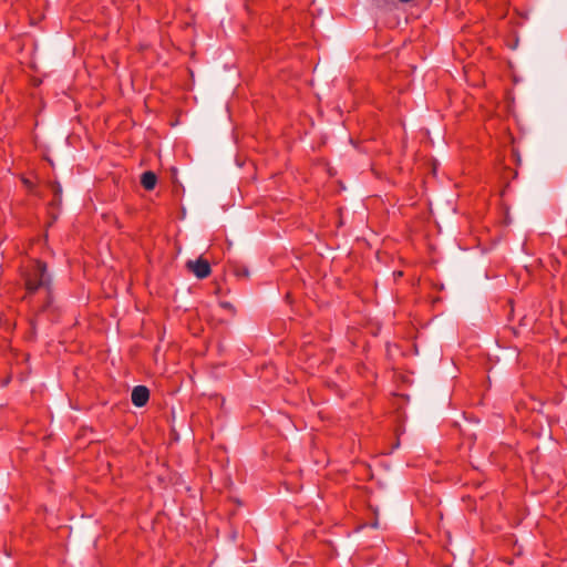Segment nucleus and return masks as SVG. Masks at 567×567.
<instances>
[{
  "mask_svg": "<svg viewBox=\"0 0 567 567\" xmlns=\"http://www.w3.org/2000/svg\"><path fill=\"white\" fill-rule=\"evenodd\" d=\"M132 403L137 406H144L150 400V390L145 385H137L132 390Z\"/></svg>",
  "mask_w": 567,
  "mask_h": 567,
  "instance_id": "nucleus-3",
  "label": "nucleus"
},
{
  "mask_svg": "<svg viewBox=\"0 0 567 567\" xmlns=\"http://www.w3.org/2000/svg\"><path fill=\"white\" fill-rule=\"evenodd\" d=\"M157 183V176L154 172L147 171L144 172L141 176V185L146 190H152L155 188Z\"/></svg>",
  "mask_w": 567,
  "mask_h": 567,
  "instance_id": "nucleus-4",
  "label": "nucleus"
},
{
  "mask_svg": "<svg viewBox=\"0 0 567 567\" xmlns=\"http://www.w3.org/2000/svg\"><path fill=\"white\" fill-rule=\"evenodd\" d=\"M186 266L198 279L207 278L212 272L208 260L203 257L196 260H188Z\"/></svg>",
  "mask_w": 567,
  "mask_h": 567,
  "instance_id": "nucleus-2",
  "label": "nucleus"
},
{
  "mask_svg": "<svg viewBox=\"0 0 567 567\" xmlns=\"http://www.w3.org/2000/svg\"><path fill=\"white\" fill-rule=\"evenodd\" d=\"M225 308H230V305L228 302L223 305Z\"/></svg>",
  "mask_w": 567,
  "mask_h": 567,
  "instance_id": "nucleus-5",
  "label": "nucleus"
},
{
  "mask_svg": "<svg viewBox=\"0 0 567 567\" xmlns=\"http://www.w3.org/2000/svg\"><path fill=\"white\" fill-rule=\"evenodd\" d=\"M38 300L43 299L42 309L51 307L53 297L51 288V276L47 271V265L38 260Z\"/></svg>",
  "mask_w": 567,
  "mask_h": 567,
  "instance_id": "nucleus-1",
  "label": "nucleus"
}]
</instances>
